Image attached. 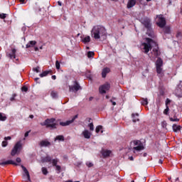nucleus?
<instances>
[{
    "instance_id": "1",
    "label": "nucleus",
    "mask_w": 182,
    "mask_h": 182,
    "mask_svg": "<svg viewBox=\"0 0 182 182\" xmlns=\"http://www.w3.org/2000/svg\"><path fill=\"white\" fill-rule=\"evenodd\" d=\"M106 35V28L100 26H95L91 30V36L94 39H100L102 36Z\"/></svg>"
},
{
    "instance_id": "2",
    "label": "nucleus",
    "mask_w": 182,
    "mask_h": 182,
    "mask_svg": "<svg viewBox=\"0 0 182 182\" xmlns=\"http://www.w3.org/2000/svg\"><path fill=\"white\" fill-rule=\"evenodd\" d=\"M146 42L147 43H144L141 45V49L143 50V52H144V53H149V52L151 50V46H153V43H154L153 40L150 38H146Z\"/></svg>"
},
{
    "instance_id": "3",
    "label": "nucleus",
    "mask_w": 182,
    "mask_h": 182,
    "mask_svg": "<svg viewBox=\"0 0 182 182\" xmlns=\"http://www.w3.org/2000/svg\"><path fill=\"white\" fill-rule=\"evenodd\" d=\"M41 126H46L50 129H56L58 126V121L55 118L47 119L44 122L41 124Z\"/></svg>"
},
{
    "instance_id": "4",
    "label": "nucleus",
    "mask_w": 182,
    "mask_h": 182,
    "mask_svg": "<svg viewBox=\"0 0 182 182\" xmlns=\"http://www.w3.org/2000/svg\"><path fill=\"white\" fill-rule=\"evenodd\" d=\"M133 153L136 154V153H139V151H141V150L144 149V146H143V144L140 142V141H133L132 142Z\"/></svg>"
},
{
    "instance_id": "5",
    "label": "nucleus",
    "mask_w": 182,
    "mask_h": 182,
    "mask_svg": "<svg viewBox=\"0 0 182 182\" xmlns=\"http://www.w3.org/2000/svg\"><path fill=\"white\" fill-rule=\"evenodd\" d=\"M156 72L158 75L161 77L163 76V60L161 58H158L156 62Z\"/></svg>"
},
{
    "instance_id": "6",
    "label": "nucleus",
    "mask_w": 182,
    "mask_h": 182,
    "mask_svg": "<svg viewBox=\"0 0 182 182\" xmlns=\"http://www.w3.org/2000/svg\"><path fill=\"white\" fill-rule=\"evenodd\" d=\"M21 150H22V144H21V142L19 141L17 142L14 146V149L11 151V155L15 156L16 154H19Z\"/></svg>"
},
{
    "instance_id": "7",
    "label": "nucleus",
    "mask_w": 182,
    "mask_h": 182,
    "mask_svg": "<svg viewBox=\"0 0 182 182\" xmlns=\"http://www.w3.org/2000/svg\"><path fill=\"white\" fill-rule=\"evenodd\" d=\"M109 90H110V84H109L107 82L100 86V87H99V92L102 95H105V93H107V92H109Z\"/></svg>"
},
{
    "instance_id": "8",
    "label": "nucleus",
    "mask_w": 182,
    "mask_h": 182,
    "mask_svg": "<svg viewBox=\"0 0 182 182\" xmlns=\"http://www.w3.org/2000/svg\"><path fill=\"white\" fill-rule=\"evenodd\" d=\"M15 161H12V160H9V161H6L4 162L0 163V166H5L6 164H13L14 166H19V164L22 161V160H21V158H17Z\"/></svg>"
},
{
    "instance_id": "9",
    "label": "nucleus",
    "mask_w": 182,
    "mask_h": 182,
    "mask_svg": "<svg viewBox=\"0 0 182 182\" xmlns=\"http://www.w3.org/2000/svg\"><path fill=\"white\" fill-rule=\"evenodd\" d=\"M80 89H82V87L76 81L73 82V85L69 86V91L74 92L75 93H76L77 90H80Z\"/></svg>"
},
{
    "instance_id": "10",
    "label": "nucleus",
    "mask_w": 182,
    "mask_h": 182,
    "mask_svg": "<svg viewBox=\"0 0 182 182\" xmlns=\"http://www.w3.org/2000/svg\"><path fill=\"white\" fill-rule=\"evenodd\" d=\"M157 25L159 26V28H164V26H166V19L163 18V16H158Z\"/></svg>"
},
{
    "instance_id": "11",
    "label": "nucleus",
    "mask_w": 182,
    "mask_h": 182,
    "mask_svg": "<svg viewBox=\"0 0 182 182\" xmlns=\"http://www.w3.org/2000/svg\"><path fill=\"white\" fill-rule=\"evenodd\" d=\"M21 168L24 172V174L23 175V178L26 180H31V176L29 175V171H28V169H26L23 165H21Z\"/></svg>"
},
{
    "instance_id": "12",
    "label": "nucleus",
    "mask_w": 182,
    "mask_h": 182,
    "mask_svg": "<svg viewBox=\"0 0 182 182\" xmlns=\"http://www.w3.org/2000/svg\"><path fill=\"white\" fill-rule=\"evenodd\" d=\"M76 119H77V115H75L71 120H68L65 122H60V126H69V124H72V123H73Z\"/></svg>"
},
{
    "instance_id": "13",
    "label": "nucleus",
    "mask_w": 182,
    "mask_h": 182,
    "mask_svg": "<svg viewBox=\"0 0 182 182\" xmlns=\"http://www.w3.org/2000/svg\"><path fill=\"white\" fill-rule=\"evenodd\" d=\"M81 136L84 138V139H90V136H92V132H89V130L87 129H85L84 131H82Z\"/></svg>"
},
{
    "instance_id": "14",
    "label": "nucleus",
    "mask_w": 182,
    "mask_h": 182,
    "mask_svg": "<svg viewBox=\"0 0 182 182\" xmlns=\"http://www.w3.org/2000/svg\"><path fill=\"white\" fill-rule=\"evenodd\" d=\"M175 93L177 96H182V82H180V84L177 86Z\"/></svg>"
},
{
    "instance_id": "15",
    "label": "nucleus",
    "mask_w": 182,
    "mask_h": 182,
    "mask_svg": "<svg viewBox=\"0 0 182 182\" xmlns=\"http://www.w3.org/2000/svg\"><path fill=\"white\" fill-rule=\"evenodd\" d=\"M137 0H129L127 4V7L128 9H130V8H133L134 5H136V2Z\"/></svg>"
},
{
    "instance_id": "16",
    "label": "nucleus",
    "mask_w": 182,
    "mask_h": 182,
    "mask_svg": "<svg viewBox=\"0 0 182 182\" xmlns=\"http://www.w3.org/2000/svg\"><path fill=\"white\" fill-rule=\"evenodd\" d=\"M41 147H49L50 146V142L48 140H43L40 142Z\"/></svg>"
},
{
    "instance_id": "17",
    "label": "nucleus",
    "mask_w": 182,
    "mask_h": 182,
    "mask_svg": "<svg viewBox=\"0 0 182 182\" xmlns=\"http://www.w3.org/2000/svg\"><path fill=\"white\" fill-rule=\"evenodd\" d=\"M102 154L104 157H109V156H110V154H112V151H109L107 149H102Z\"/></svg>"
},
{
    "instance_id": "18",
    "label": "nucleus",
    "mask_w": 182,
    "mask_h": 182,
    "mask_svg": "<svg viewBox=\"0 0 182 182\" xmlns=\"http://www.w3.org/2000/svg\"><path fill=\"white\" fill-rule=\"evenodd\" d=\"M41 161H42V163H49V162L52 161V158L49 156H47L44 158H42Z\"/></svg>"
},
{
    "instance_id": "19",
    "label": "nucleus",
    "mask_w": 182,
    "mask_h": 182,
    "mask_svg": "<svg viewBox=\"0 0 182 182\" xmlns=\"http://www.w3.org/2000/svg\"><path fill=\"white\" fill-rule=\"evenodd\" d=\"M109 72H110V69L109 68H104L102 70V77H106V75H107V73H109Z\"/></svg>"
},
{
    "instance_id": "20",
    "label": "nucleus",
    "mask_w": 182,
    "mask_h": 182,
    "mask_svg": "<svg viewBox=\"0 0 182 182\" xmlns=\"http://www.w3.org/2000/svg\"><path fill=\"white\" fill-rule=\"evenodd\" d=\"M181 129V127H180L179 125H176V124L173 125V132H175V133H178Z\"/></svg>"
},
{
    "instance_id": "21",
    "label": "nucleus",
    "mask_w": 182,
    "mask_h": 182,
    "mask_svg": "<svg viewBox=\"0 0 182 182\" xmlns=\"http://www.w3.org/2000/svg\"><path fill=\"white\" fill-rule=\"evenodd\" d=\"M16 53V50L15 48L12 49V53L11 54H9L8 56L9 58H10V59H12V58H14V59H15L16 56L15 54Z\"/></svg>"
},
{
    "instance_id": "22",
    "label": "nucleus",
    "mask_w": 182,
    "mask_h": 182,
    "mask_svg": "<svg viewBox=\"0 0 182 182\" xmlns=\"http://www.w3.org/2000/svg\"><path fill=\"white\" fill-rule=\"evenodd\" d=\"M36 45V41H30L27 45L26 48H33V46Z\"/></svg>"
},
{
    "instance_id": "23",
    "label": "nucleus",
    "mask_w": 182,
    "mask_h": 182,
    "mask_svg": "<svg viewBox=\"0 0 182 182\" xmlns=\"http://www.w3.org/2000/svg\"><path fill=\"white\" fill-rule=\"evenodd\" d=\"M56 140H58V141H64L65 137L63 136V135H58L55 137V141H56Z\"/></svg>"
},
{
    "instance_id": "24",
    "label": "nucleus",
    "mask_w": 182,
    "mask_h": 182,
    "mask_svg": "<svg viewBox=\"0 0 182 182\" xmlns=\"http://www.w3.org/2000/svg\"><path fill=\"white\" fill-rule=\"evenodd\" d=\"M82 41L83 43H89V42H90V36H87L82 40Z\"/></svg>"
},
{
    "instance_id": "25",
    "label": "nucleus",
    "mask_w": 182,
    "mask_h": 182,
    "mask_svg": "<svg viewBox=\"0 0 182 182\" xmlns=\"http://www.w3.org/2000/svg\"><path fill=\"white\" fill-rule=\"evenodd\" d=\"M132 117H133V122H139V114H132Z\"/></svg>"
},
{
    "instance_id": "26",
    "label": "nucleus",
    "mask_w": 182,
    "mask_h": 182,
    "mask_svg": "<svg viewBox=\"0 0 182 182\" xmlns=\"http://www.w3.org/2000/svg\"><path fill=\"white\" fill-rule=\"evenodd\" d=\"M141 105H143V106H147V105H149V101L147 100V98H143L142 100H141Z\"/></svg>"
},
{
    "instance_id": "27",
    "label": "nucleus",
    "mask_w": 182,
    "mask_h": 182,
    "mask_svg": "<svg viewBox=\"0 0 182 182\" xmlns=\"http://www.w3.org/2000/svg\"><path fill=\"white\" fill-rule=\"evenodd\" d=\"M50 96L53 98V99H56V97H58V92L55 91H51L50 92Z\"/></svg>"
},
{
    "instance_id": "28",
    "label": "nucleus",
    "mask_w": 182,
    "mask_h": 182,
    "mask_svg": "<svg viewBox=\"0 0 182 182\" xmlns=\"http://www.w3.org/2000/svg\"><path fill=\"white\" fill-rule=\"evenodd\" d=\"M0 120H1V122H5V120H6V116H5V114L0 112Z\"/></svg>"
},
{
    "instance_id": "29",
    "label": "nucleus",
    "mask_w": 182,
    "mask_h": 182,
    "mask_svg": "<svg viewBox=\"0 0 182 182\" xmlns=\"http://www.w3.org/2000/svg\"><path fill=\"white\" fill-rule=\"evenodd\" d=\"M50 71H44L41 74H40V77H45V76H48L49 75Z\"/></svg>"
},
{
    "instance_id": "30",
    "label": "nucleus",
    "mask_w": 182,
    "mask_h": 182,
    "mask_svg": "<svg viewBox=\"0 0 182 182\" xmlns=\"http://www.w3.org/2000/svg\"><path fill=\"white\" fill-rule=\"evenodd\" d=\"M95 56V53L93 51H89L87 53V58H93Z\"/></svg>"
},
{
    "instance_id": "31",
    "label": "nucleus",
    "mask_w": 182,
    "mask_h": 182,
    "mask_svg": "<svg viewBox=\"0 0 182 182\" xmlns=\"http://www.w3.org/2000/svg\"><path fill=\"white\" fill-rule=\"evenodd\" d=\"M102 129H103V127L99 125L96 127L95 129V132L96 133H99V132H100V130H102Z\"/></svg>"
},
{
    "instance_id": "32",
    "label": "nucleus",
    "mask_w": 182,
    "mask_h": 182,
    "mask_svg": "<svg viewBox=\"0 0 182 182\" xmlns=\"http://www.w3.org/2000/svg\"><path fill=\"white\" fill-rule=\"evenodd\" d=\"M88 127H90V130H91V132H93V130H95L93 123H90V124H88Z\"/></svg>"
},
{
    "instance_id": "33",
    "label": "nucleus",
    "mask_w": 182,
    "mask_h": 182,
    "mask_svg": "<svg viewBox=\"0 0 182 182\" xmlns=\"http://www.w3.org/2000/svg\"><path fill=\"white\" fill-rule=\"evenodd\" d=\"M153 53H154L155 56H159V55H160L159 50L156 48L153 50Z\"/></svg>"
},
{
    "instance_id": "34",
    "label": "nucleus",
    "mask_w": 182,
    "mask_h": 182,
    "mask_svg": "<svg viewBox=\"0 0 182 182\" xmlns=\"http://www.w3.org/2000/svg\"><path fill=\"white\" fill-rule=\"evenodd\" d=\"M55 68H56V69H58V70L60 69V63H59V61H58V60H57V61L55 62Z\"/></svg>"
},
{
    "instance_id": "35",
    "label": "nucleus",
    "mask_w": 182,
    "mask_h": 182,
    "mask_svg": "<svg viewBox=\"0 0 182 182\" xmlns=\"http://www.w3.org/2000/svg\"><path fill=\"white\" fill-rule=\"evenodd\" d=\"M51 161H52L53 166H58L57 165L58 164V159H53Z\"/></svg>"
},
{
    "instance_id": "36",
    "label": "nucleus",
    "mask_w": 182,
    "mask_h": 182,
    "mask_svg": "<svg viewBox=\"0 0 182 182\" xmlns=\"http://www.w3.org/2000/svg\"><path fill=\"white\" fill-rule=\"evenodd\" d=\"M166 108L164 111V114H168V112L170 110V109L168 108V106H166Z\"/></svg>"
},
{
    "instance_id": "37",
    "label": "nucleus",
    "mask_w": 182,
    "mask_h": 182,
    "mask_svg": "<svg viewBox=\"0 0 182 182\" xmlns=\"http://www.w3.org/2000/svg\"><path fill=\"white\" fill-rule=\"evenodd\" d=\"M86 166H87V167H93V163H92L90 161H87V162H86Z\"/></svg>"
},
{
    "instance_id": "38",
    "label": "nucleus",
    "mask_w": 182,
    "mask_h": 182,
    "mask_svg": "<svg viewBox=\"0 0 182 182\" xmlns=\"http://www.w3.org/2000/svg\"><path fill=\"white\" fill-rule=\"evenodd\" d=\"M55 170H56V171H58V173H60V170H61L60 166L56 165Z\"/></svg>"
},
{
    "instance_id": "39",
    "label": "nucleus",
    "mask_w": 182,
    "mask_h": 182,
    "mask_svg": "<svg viewBox=\"0 0 182 182\" xmlns=\"http://www.w3.org/2000/svg\"><path fill=\"white\" fill-rule=\"evenodd\" d=\"M8 146V141L6 140H4L2 141V147H6Z\"/></svg>"
},
{
    "instance_id": "40",
    "label": "nucleus",
    "mask_w": 182,
    "mask_h": 182,
    "mask_svg": "<svg viewBox=\"0 0 182 182\" xmlns=\"http://www.w3.org/2000/svg\"><path fill=\"white\" fill-rule=\"evenodd\" d=\"M42 173L45 175L48 174V169L46 168H42Z\"/></svg>"
},
{
    "instance_id": "41",
    "label": "nucleus",
    "mask_w": 182,
    "mask_h": 182,
    "mask_svg": "<svg viewBox=\"0 0 182 182\" xmlns=\"http://www.w3.org/2000/svg\"><path fill=\"white\" fill-rule=\"evenodd\" d=\"M144 26H146V28H150V21H147L145 23Z\"/></svg>"
},
{
    "instance_id": "42",
    "label": "nucleus",
    "mask_w": 182,
    "mask_h": 182,
    "mask_svg": "<svg viewBox=\"0 0 182 182\" xmlns=\"http://www.w3.org/2000/svg\"><path fill=\"white\" fill-rule=\"evenodd\" d=\"M0 18L1 19H5L6 18V14H1Z\"/></svg>"
},
{
    "instance_id": "43",
    "label": "nucleus",
    "mask_w": 182,
    "mask_h": 182,
    "mask_svg": "<svg viewBox=\"0 0 182 182\" xmlns=\"http://www.w3.org/2000/svg\"><path fill=\"white\" fill-rule=\"evenodd\" d=\"M170 103H171V100H170V99L167 98L166 100V107L168 106V105H170Z\"/></svg>"
},
{
    "instance_id": "44",
    "label": "nucleus",
    "mask_w": 182,
    "mask_h": 182,
    "mask_svg": "<svg viewBox=\"0 0 182 182\" xmlns=\"http://www.w3.org/2000/svg\"><path fill=\"white\" fill-rule=\"evenodd\" d=\"M21 90L23 91V92H28V87H23L22 88H21Z\"/></svg>"
},
{
    "instance_id": "45",
    "label": "nucleus",
    "mask_w": 182,
    "mask_h": 182,
    "mask_svg": "<svg viewBox=\"0 0 182 182\" xmlns=\"http://www.w3.org/2000/svg\"><path fill=\"white\" fill-rule=\"evenodd\" d=\"M170 120L171 122H178V119L176 118V119H173V118H170Z\"/></svg>"
},
{
    "instance_id": "46",
    "label": "nucleus",
    "mask_w": 182,
    "mask_h": 182,
    "mask_svg": "<svg viewBox=\"0 0 182 182\" xmlns=\"http://www.w3.org/2000/svg\"><path fill=\"white\" fill-rule=\"evenodd\" d=\"M33 70L36 72V73H39V67H37L36 68H33Z\"/></svg>"
},
{
    "instance_id": "47",
    "label": "nucleus",
    "mask_w": 182,
    "mask_h": 182,
    "mask_svg": "<svg viewBox=\"0 0 182 182\" xmlns=\"http://www.w3.org/2000/svg\"><path fill=\"white\" fill-rule=\"evenodd\" d=\"M15 96H16V95H14L13 97L10 98L11 102H14V100H15Z\"/></svg>"
},
{
    "instance_id": "48",
    "label": "nucleus",
    "mask_w": 182,
    "mask_h": 182,
    "mask_svg": "<svg viewBox=\"0 0 182 182\" xmlns=\"http://www.w3.org/2000/svg\"><path fill=\"white\" fill-rule=\"evenodd\" d=\"M12 138L11 136H6L4 137V140L7 141V140H11Z\"/></svg>"
},
{
    "instance_id": "49",
    "label": "nucleus",
    "mask_w": 182,
    "mask_h": 182,
    "mask_svg": "<svg viewBox=\"0 0 182 182\" xmlns=\"http://www.w3.org/2000/svg\"><path fill=\"white\" fill-rule=\"evenodd\" d=\"M24 136L25 137H28V136H29V132H26Z\"/></svg>"
},
{
    "instance_id": "50",
    "label": "nucleus",
    "mask_w": 182,
    "mask_h": 182,
    "mask_svg": "<svg viewBox=\"0 0 182 182\" xmlns=\"http://www.w3.org/2000/svg\"><path fill=\"white\" fill-rule=\"evenodd\" d=\"M51 77L53 80H56V75H53Z\"/></svg>"
},
{
    "instance_id": "51",
    "label": "nucleus",
    "mask_w": 182,
    "mask_h": 182,
    "mask_svg": "<svg viewBox=\"0 0 182 182\" xmlns=\"http://www.w3.org/2000/svg\"><path fill=\"white\" fill-rule=\"evenodd\" d=\"M34 50H35L36 52H38V50H39V48L38 47H35Z\"/></svg>"
},
{
    "instance_id": "52",
    "label": "nucleus",
    "mask_w": 182,
    "mask_h": 182,
    "mask_svg": "<svg viewBox=\"0 0 182 182\" xmlns=\"http://www.w3.org/2000/svg\"><path fill=\"white\" fill-rule=\"evenodd\" d=\"M19 1V2H21V4H24V2H25V0H18Z\"/></svg>"
},
{
    "instance_id": "53",
    "label": "nucleus",
    "mask_w": 182,
    "mask_h": 182,
    "mask_svg": "<svg viewBox=\"0 0 182 182\" xmlns=\"http://www.w3.org/2000/svg\"><path fill=\"white\" fill-rule=\"evenodd\" d=\"M159 164H163V161H162L161 159H160V160L159 161Z\"/></svg>"
},
{
    "instance_id": "54",
    "label": "nucleus",
    "mask_w": 182,
    "mask_h": 182,
    "mask_svg": "<svg viewBox=\"0 0 182 182\" xmlns=\"http://www.w3.org/2000/svg\"><path fill=\"white\" fill-rule=\"evenodd\" d=\"M111 102H112L113 106H116V102H113V101H111Z\"/></svg>"
},
{
    "instance_id": "55",
    "label": "nucleus",
    "mask_w": 182,
    "mask_h": 182,
    "mask_svg": "<svg viewBox=\"0 0 182 182\" xmlns=\"http://www.w3.org/2000/svg\"><path fill=\"white\" fill-rule=\"evenodd\" d=\"M58 4L59 6H62V2L58 1Z\"/></svg>"
},
{
    "instance_id": "56",
    "label": "nucleus",
    "mask_w": 182,
    "mask_h": 182,
    "mask_svg": "<svg viewBox=\"0 0 182 182\" xmlns=\"http://www.w3.org/2000/svg\"><path fill=\"white\" fill-rule=\"evenodd\" d=\"M175 182H180V181H178V178L176 179Z\"/></svg>"
},
{
    "instance_id": "57",
    "label": "nucleus",
    "mask_w": 182,
    "mask_h": 182,
    "mask_svg": "<svg viewBox=\"0 0 182 182\" xmlns=\"http://www.w3.org/2000/svg\"><path fill=\"white\" fill-rule=\"evenodd\" d=\"M129 160L133 161V156H131V157L129 158Z\"/></svg>"
},
{
    "instance_id": "58",
    "label": "nucleus",
    "mask_w": 182,
    "mask_h": 182,
    "mask_svg": "<svg viewBox=\"0 0 182 182\" xmlns=\"http://www.w3.org/2000/svg\"><path fill=\"white\" fill-rule=\"evenodd\" d=\"M31 119H33V115H30Z\"/></svg>"
},
{
    "instance_id": "59",
    "label": "nucleus",
    "mask_w": 182,
    "mask_h": 182,
    "mask_svg": "<svg viewBox=\"0 0 182 182\" xmlns=\"http://www.w3.org/2000/svg\"><path fill=\"white\" fill-rule=\"evenodd\" d=\"M166 29H168V30L165 31V32H166V33H168V28H166Z\"/></svg>"
},
{
    "instance_id": "60",
    "label": "nucleus",
    "mask_w": 182,
    "mask_h": 182,
    "mask_svg": "<svg viewBox=\"0 0 182 182\" xmlns=\"http://www.w3.org/2000/svg\"><path fill=\"white\" fill-rule=\"evenodd\" d=\"M35 80H36H36H39V78H38V77L35 78Z\"/></svg>"
},
{
    "instance_id": "61",
    "label": "nucleus",
    "mask_w": 182,
    "mask_h": 182,
    "mask_svg": "<svg viewBox=\"0 0 182 182\" xmlns=\"http://www.w3.org/2000/svg\"><path fill=\"white\" fill-rule=\"evenodd\" d=\"M146 2H150L151 0H146Z\"/></svg>"
},
{
    "instance_id": "62",
    "label": "nucleus",
    "mask_w": 182,
    "mask_h": 182,
    "mask_svg": "<svg viewBox=\"0 0 182 182\" xmlns=\"http://www.w3.org/2000/svg\"><path fill=\"white\" fill-rule=\"evenodd\" d=\"M163 124L166 126V122H163Z\"/></svg>"
},
{
    "instance_id": "63",
    "label": "nucleus",
    "mask_w": 182,
    "mask_h": 182,
    "mask_svg": "<svg viewBox=\"0 0 182 182\" xmlns=\"http://www.w3.org/2000/svg\"><path fill=\"white\" fill-rule=\"evenodd\" d=\"M168 180H171V178H168Z\"/></svg>"
},
{
    "instance_id": "64",
    "label": "nucleus",
    "mask_w": 182,
    "mask_h": 182,
    "mask_svg": "<svg viewBox=\"0 0 182 182\" xmlns=\"http://www.w3.org/2000/svg\"><path fill=\"white\" fill-rule=\"evenodd\" d=\"M90 100H92V97L90 98Z\"/></svg>"
}]
</instances>
